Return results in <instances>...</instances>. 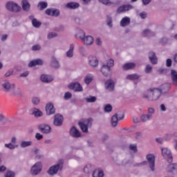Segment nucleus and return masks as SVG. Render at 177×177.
<instances>
[{
  "label": "nucleus",
  "instance_id": "obj_33",
  "mask_svg": "<svg viewBox=\"0 0 177 177\" xmlns=\"http://www.w3.org/2000/svg\"><path fill=\"white\" fill-rule=\"evenodd\" d=\"M21 5H22V9L25 12H28L30 10V3L27 0H22L21 1Z\"/></svg>",
  "mask_w": 177,
  "mask_h": 177
},
{
  "label": "nucleus",
  "instance_id": "obj_19",
  "mask_svg": "<svg viewBox=\"0 0 177 177\" xmlns=\"http://www.w3.org/2000/svg\"><path fill=\"white\" fill-rule=\"evenodd\" d=\"M169 89H171V84L166 83L160 86L159 91L162 95H166L169 91Z\"/></svg>",
  "mask_w": 177,
  "mask_h": 177
},
{
  "label": "nucleus",
  "instance_id": "obj_63",
  "mask_svg": "<svg viewBox=\"0 0 177 177\" xmlns=\"http://www.w3.org/2000/svg\"><path fill=\"white\" fill-rule=\"evenodd\" d=\"M35 139H37V140H41V139H44V136L39 133H37L35 134Z\"/></svg>",
  "mask_w": 177,
  "mask_h": 177
},
{
  "label": "nucleus",
  "instance_id": "obj_53",
  "mask_svg": "<svg viewBox=\"0 0 177 177\" xmlns=\"http://www.w3.org/2000/svg\"><path fill=\"white\" fill-rule=\"evenodd\" d=\"M41 47L39 44H35L32 46V50H33V52H36L37 50H41Z\"/></svg>",
  "mask_w": 177,
  "mask_h": 177
},
{
  "label": "nucleus",
  "instance_id": "obj_32",
  "mask_svg": "<svg viewBox=\"0 0 177 177\" xmlns=\"http://www.w3.org/2000/svg\"><path fill=\"white\" fill-rule=\"evenodd\" d=\"M75 38H79L82 41V39L85 37V32L84 30L77 28V34L75 35Z\"/></svg>",
  "mask_w": 177,
  "mask_h": 177
},
{
  "label": "nucleus",
  "instance_id": "obj_25",
  "mask_svg": "<svg viewBox=\"0 0 177 177\" xmlns=\"http://www.w3.org/2000/svg\"><path fill=\"white\" fill-rule=\"evenodd\" d=\"M129 24H131V18L129 17H123L120 22V27H127Z\"/></svg>",
  "mask_w": 177,
  "mask_h": 177
},
{
  "label": "nucleus",
  "instance_id": "obj_57",
  "mask_svg": "<svg viewBox=\"0 0 177 177\" xmlns=\"http://www.w3.org/2000/svg\"><path fill=\"white\" fill-rule=\"evenodd\" d=\"M57 37V34L55 32H50L48 34L47 38L48 39H52V38H56Z\"/></svg>",
  "mask_w": 177,
  "mask_h": 177
},
{
  "label": "nucleus",
  "instance_id": "obj_36",
  "mask_svg": "<svg viewBox=\"0 0 177 177\" xmlns=\"http://www.w3.org/2000/svg\"><path fill=\"white\" fill-rule=\"evenodd\" d=\"M153 118V115L149 114H142L140 116V120L142 122H147V121H150Z\"/></svg>",
  "mask_w": 177,
  "mask_h": 177
},
{
  "label": "nucleus",
  "instance_id": "obj_49",
  "mask_svg": "<svg viewBox=\"0 0 177 177\" xmlns=\"http://www.w3.org/2000/svg\"><path fill=\"white\" fill-rule=\"evenodd\" d=\"M106 66H107L108 67L111 68L114 66V59H109L108 60H106Z\"/></svg>",
  "mask_w": 177,
  "mask_h": 177
},
{
  "label": "nucleus",
  "instance_id": "obj_56",
  "mask_svg": "<svg viewBox=\"0 0 177 177\" xmlns=\"http://www.w3.org/2000/svg\"><path fill=\"white\" fill-rule=\"evenodd\" d=\"M151 71H153V67H151L150 64L147 65L145 68V73H147V74H149L151 73Z\"/></svg>",
  "mask_w": 177,
  "mask_h": 177
},
{
  "label": "nucleus",
  "instance_id": "obj_38",
  "mask_svg": "<svg viewBox=\"0 0 177 177\" xmlns=\"http://www.w3.org/2000/svg\"><path fill=\"white\" fill-rule=\"evenodd\" d=\"M37 6L39 10H44L48 8V3L46 1H40L38 3Z\"/></svg>",
  "mask_w": 177,
  "mask_h": 177
},
{
  "label": "nucleus",
  "instance_id": "obj_45",
  "mask_svg": "<svg viewBox=\"0 0 177 177\" xmlns=\"http://www.w3.org/2000/svg\"><path fill=\"white\" fill-rule=\"evenodd\" d=\"M92 165H87L84 167V172L85 174H91L93 171Z\"/></svg>",
  "mask_w": 177,
  "mask_h": 177
},
{
  "label": "nucleus",
  "instance_id": "obj_31",
  "mask_svg": "<svg viewBox=\"0 0 177 177\" xmlns=\"http://www.w3.org/2000/svg\"><path fill=\"white\" fill-rule=\"evenodd\" d=\"M171 77L173 84H174L175 86H177V71L172 69L171 71Z\"/></svg>",
  "mask_w": 177,
  "mask_h": 177
},
{
  "label": "nucleus",
  "instance_id": "obj_7",
  "mask_svg": "<svg viewBox=\"0 0 177 177\" xmlns=\"http://www.w3.org/2000/svg\"><path fill=\"white\" fill-rule=\"evenodd\" d=\"M147 164H149V168L152 172H154L156 168V157L153 154H148L146 156Z\"/></svg>",
  "mask_w": 177,
  "mask_h": 177
},
{
  "label": "nucleus",
  "instance_id": "obj_8",
  "mask_svg": "<svg viewBox=\"0 0 177 177\" xmlns=\"http://www.w3.org/2000/svg\"><path fill=\"white\" fill-rule=\"evenodd\" d=\"M64 118L60 113H57L54 116L53 125L55 127H62L63 125Z\"/></svg>",
  "mask_w": 177,
  "mask_h": 177
},
{
  "label": "nucleus",
  "instance_id": "obj_27",
  "mask_svg": "<svg viewBox=\"0 0 177 177\" xmlns=\"http://www.w3.org/2000/svg\"><path fill=\"white\" fill-rule=\"evenodd\" d=\"M136 67V64L133 62L126 63L123 65L122 68L124 71L128 70H133V68Z\"/></svg>",
  "mask_w": 177,
  "mask_h": 177
},
{
  "label": "nucleus",
  "instance_id": "obj_48",
  "mask_svg": "<svg viewBox=\"0 0 177 177\" xmlns=\"http://www.w3.org/2000/svg\"><path fill=\"white\" fill-rule=\"evenodd\" d=\"M31 102H32V104H34V106H38V104H39V102H40L39 97H33L32 98Z\"/></svg>",
  "mask_w": 177,
  "mask_h": 177
},
{
  "label": "nucleus",
  "instance_id": "obj_26",
  "mask_svg": "<svg viewBox=\"0 0 177 177\" xmlns=\"http://www.w3.org/2000/svg\"><path fill=\"white\" fill-rule=\"evenodd\" d=\"M143 99H146V100H148V102H153V95L151 91V88L147 90V92L144 93L142 95Z\"/></svg>",
  "mask_w": 177,
  "mask_h": 177
},
{
  "label": "nucleus",
  "instance_id": "obj_51",
  "mask_svg": "<svg viewBox=\"0 0 177 177\" xmlns=\"http://www.w3.org/2000/svg\"><path fill=\"white\" fill-rule=\"evenodd\" d=\"M143 165H147V161H143L142 162H140V163H136L133 165V167L135 168H137V167H142Z\"/></svg>",
  "mask_w": 177,
  "mask_h": 177
},
{
  "label": "nucleus",
  "instance_id": "obj_41",
  "mask_svg": "<svg viewBox=\"0 0 177 177\" xmlns=\"http://www.w3.org/2000/svg\"><path fill=\"white\" fill-rule=\"evenodd\" d=\"M20 146L22 148L30 147V146H32V141H22Z\"/></svg>",
  "mask_w": 177,
  "mask_h": 177
},
{
  "label": "nucleus",
  "instance_id": "obj_42",
  "mask_svg": "<svg viewBox=\"0 0 177 177\" xmlns=\"http://www.w3.org/2000/svg\"><path fill=\"white\" fill-rule=\"evenodd\" d=\"M93 120L92 118H88L84 120V121L82 122V123L84 124V125H86L88 128H90V127H92V122Z\"/></svg>",
  "mask_w": 177,
  "mask_h": 177
},
{
  "label": "nucleus",
  "instance_id": "obj_62",
  "mask_svg": "<svg viewBox=\"0 0 177 177\" xmlns=\"http://www.w3.org/2000/svg\"><path fill=\"white\" fill-rule=\"evenodd\" d=\"M35 62H36V66H42L44 64V60L41 59H36Z\"/></svg>",
  "mask_w": 177,
  "mask_h": 177
},
{
  "label": "nucleus",
  "instance_id": "obj_29",
  "mask_svg": "<svg viewBox=\"0 0 177 177\" xmlns=\"http://www.w3.org/2000/svg\"><path fill=\"white\" fill-rule=\"evenodd\" d=\"M167 171V172H177V163L169 164Z\"/></svg>",
  "mask_w": 177,
  "mask_h": 177
},
{
  "label": "nucleus",
  "instance_id": "obj_17",
  "mask_svg": "<svg viewBox=\"0 0 177 177\" xmlns=\"http://www.w3.org/2000/svg\"><path fill=\"white\" fill-rule=\"evenodd\" d=\"M100 71L104 77H109V75L111 74V68L107 66L106 64H103L100 68Z\"/></svg>",
  "mask_w": 177,
  "mask_h": 177
},
{
  "label": "nucleus",
  "instance_id": "obj_1",
  "mask_svg": "<svg viewBox=\"0 0 177 177\" xmlns=\"http://www.w3.org/2000/svg\"><path fill=\"white\" fill-rule=\"evenodd\" d=\"M64 164V160L63 159L59 160L57 164L53 165L48 168L47 174L50 176H55V175H57L60 171H63Z\"/></svg>",
  "mask_w": 177,
  "mask_h": 177
},
{
  "label": "nucleus",
  "instance_id": "obj_16",
  "mask_svg": "<svg viewBox=\"0 0 177 177\" xmlns=\"http://www.w3.org/2000/svg\"><path fill=\"white\" fill-rule=\"evenodd\" d=\"M38 129L42 133H50V126L46 124H41L38 126Z\"/></svg>",
  "mask_w": 177,
  "mask_h": 177
},
{
  "label": "nucleus",
  "instance_id": "obj_24",
  "mask_svg": "<svg viewBox=\"0 0 177 177\" xmlns=\"http://www.w3.org/2000/svg\"><path fill=\"white\" fill-rule=\"evenodd\" d=\"M50 66L53 68H55L56 70L60 68V63L57 61V59H56V57L53 56L51 57V62H50Z\"/></svg>",
  "mask_w": 177,
  "mask_h": 177
},
{
  "label": "nucleus",
  "instance_id": "obj_18",
  "mask_svg": "<svg viewBox=\"0 0 177 177\" xmlns=\"http://www.w3.org/2000/svg\"><path fill=\"white\" fill-rule=\"evenodd\" d=\"M148 57L151 64H157L158 63V58L154 51H150L148 53Z\"/></svg>",
  "mask_w": 177,
  "mask_h": 177
},
{
  "label": "nucleus",
  "instance_id": "obj_60",
  "mask_svg": "<svg viewBox=\"0 0 177 177\" xmlns=\"http://www.w3.org/2000/svg\"><path fill=\"white\" fill-rule=\"evenodd\" d=\"M79 52L82 56H85V47L80 46L79 47Z\"/></svg>",
  "mask_w": 177,
  "mask_h": 177
},
{
  "label": "nucleus",
  "instance_id": "obj_47",
  "mask_svg": "<svg viewBox=\"0 0 177 177\" xmlns=\"http://www.w3.org/2000/svg\"><path fill=\"white\" fill-rule=\"evenodd\" d=\"M105 113H111L113 111V106L110 104H107L104 108Z\"/></svg>",
  "mask_w": 177,
  "mask_h": 177
},
{
  "label": "nucleus",
  "instance_id": "obj_50",
  "mask_svg": "<svg viewBox=\"0 0 177 177\" xmlns=\"http://www.w3.org/2000/svg\"><path fill=\"white\" fill-rule=\"evenodd\" d=\"M106 25L108 26V27H109V28H113V19H111V17H107Z\"/></svg>",
  "mask_w": 177,
  "mask_h": 177
},
{
  "label": "nucleus",
  "instance_id": "obj_44",
  "mask_svg": "<svg viewBox=\"0 0 177 177\" xmlns=\"http://www.w3.org/2000/svg\"><path fill=\"white\" fill-rule=\"evenodd\" d=\"M93 76L91 74H88L85 77H84V82L85 84H86V85H89V83L93 81Z\"/></svg>",
  "mask_w": 177,
  "mask_h": 177
},
{
  "label": "nucleus",
  "instance_id": "obj_22",
  "mask_svg": "<svg viewBox=\"0 0 177 177\" xmlns=\"http://www.w3.org/2000/svg\"><path fill=\"white\" fill-rule=\"evenodd\" d=\"M131 9H133V6H132L131 5H123L118 8L117 13L128 12L129 10H131Z\"/></svg>",
  "mask_w": 177,
  "mask_h": 177
},
{
  "label": "nucleus",
  "instance_id": "obj_59",
  "mask_svg": "<svg viewBox=\"0 0 177 177\" xmlns=\"http://www.w3.org/2000/svg\"><path fill=\"white\" fill-rule=\"evenodd\" d=\"M15 171H8L5 175V177H15Z\"/></svg>",
  "mask_w": 177,
  "mask_h": 177
},
{
  "label": "nucleus",
  "instance_id": "obj_35",
  "mask_svg": "<svg viewBox=\"0 0 177 177\" xmlns=\"http://www.w3.org/2000/svg\"><path fill=\"white\" fill-rule=\"evenodd\" d=\"M93 177H104V173L103 172V170L101 169H95L93 172L92 174Z\"/></svg>",
  "mask_w": 177,
  "mask_h": 177
},
{
  "label": "nucleus",
  "instance_id": "obj_3",
  "mask_svg": "<svg viewBox=\"0 0 177 177\" xmlns=\"http://www.w3.org/2000/svg\"><path fill=\"white\" fill-rule=\"evenodd\" d=\"M124 113L122 112H118L115 113L113 116H112L111 120V126L115 128V127H117V124H118V121H122L124 120Z\"/></svg>",
  "mask_w": 177,
  "mask_h": 177
},
{
  "label": "nucleus",
  "instance_id": "obj_23",
  "mask_svg": "<svg viewBox=\"0 0 177 177\" xmlns=\"http://www.w3.org/2000/svg\"><path fill=\"white\" fill-rule=\"evenodd\" d=\"M11 92L14 96H17V97H21L23 96V93H21V90L19 87H16V84L12 88Z\"/></svg>",
  "mask_w": 177,
  "mask_h": 177
},
{
  "label": "nucleus",
  "instance_id": "obj_55",
  "mask_svg": "<svg viewBox=\"0 0 177 177\" xmlns=\"http://www.w3.org/2000/svg\"><path fill=\"white\" fill-rule=\"evenodd\" d=\"M71 97H73V94H71V93L66 92L64 94V99H65V100H68V99H71Z\"/></svg>",
  "mask_w": 177,
  "mask_h": 177
},
{
  "label": "nucleus",
  "instance_id": "obj_64",
  "mask_svg": "<svg viewBox=\"0 0 177 177\" xmlns=\"http://www.w3.org/2000/svg\"><path fill=\"white\" fill-rule=\"evenodd\" d=\"M140 17L145 19L147 17V12H142L139 14Z\"/></svg>",
  "mask_w": 177,
  "mask_h": 177
},
{
  "label": "nucleus",
  "instance_id": "obj_39",
  "mask_svg": "<svg viewBox=\"0 0 177 177\" xmlns=\"http://www.w3.org/2000/svg\"><path fill=\"white\" fill-rule=\"evenodd\" d=\"M78 125L80 128V129H82V132H84V133H88V128L86 125H85V124L82 123V122H78Z\"/></svg>",
  "mask_w": 177,
  "mask_h": 177
},
{
  "label": "nucleus",
  "instance_id": "obj_58",
  "mask_svg": "<svg viewBox=\"0 0 177 177\" xmlns=\"http://www.w3.org/2000/svg\"><path fill=\"white\" fill-rule=\"evenodd\" d=\"M171 138H172V135L171 134L166 133L163 136V140H166L167 142H169V140Z\"/></svg>",
  "mask_w": 177,
  "mask_h": 177
},
{
  "label": "nucleus",
  "instance_id": "obj_9",
  "mask_svg": "<svg viewBox=\"0 0 177 177\" xmlns=\"http://www.w3.org/2000/svg\"><path fill=\"white\" fill-rule=\"evenodd\" d=\"M45 109L47 115H52V114H55V113H56V109L52 102L47 103Z\"/></svg>",
  "mask_w": 177,
  "mask_h": 177
},
{
  "label": "nucleus",
  "instance_id": "obj_2",
  "mask_svg": "<svg viewBox=\"0 0 177 177\" xmlns=\"http://www.w3.org/2000/svg\"><path fill=\"white\" fill-rule=\"evenodd\" d=\"M113 162L118 167H129L132 164V160L127 159L124 155H118Z\"/></svg>",
  "mask_w": 177,
  "mask_h": 177
},
{
  "label": "nucleus",
  "instance_id": "obj_54",
  "mask_svg": "<svg viewBox=\"0 0 177 177\" xmlns=\"http://www.w3.org/2000/svg\"><path fill=\"white\" fill-rule=\"evenodd\" d=\"M42 115H44V113H42V111H39L38 109L37 110H36V112L35 113V118H38L39 117H42Z\"/></svg>",
  "mask_w": 177,
  "mask_h": 177
},
{
  "label": "nucleus",
  "instance_id": "obj_20",
  "mask_svg": "<svg viewBox=\"0 0 177 177\" xmlns=\"http://www.w3.org/2000/svg\"><path fill=\"white\" fill-rule=\"evenodd\" d=\"M82 41L84 42V45L89 46L93 44L95 39H93V37L91 35H87L84 36V39Z\"/></svg>",
  "mask_w": 177,
  "mask_h": 177
},
{
  "label": "nucleus",
  "instance_id": "obj_30",
  "mask_svg": "<svg viewBox=\"0 0 177 177\" xmlns=\"http://www.w3.org/2000/svg\"><path fill=\"white\" fill-rule=\"evenodd\" d=\"M143 37H156V32L151 31L150 29H145L142 32Z\"/></svg>",
  "mask_w": 177,
  "mask_h": 177
},
{
  "label": "nucleus",
  "instance_id": "obj_34",
  "mask_svg": "<svg viewBox=\"0 0 177 177\" xmlns=\"http://www.w3.org/2000/svg\"><path fill=\"white\" fill-rule=\"evenodd\" d=\"M66 6L68 9H78V8H80V3L76 2H68Z\"/></svg>",
  "mask_w": 177,
  "mask_h": 177
},
{
  "label": "nucleus",
  "instance_id": "obj_15",
  "mask_svg": "<svg viewBox=\"0 0 177 177\" xmlns=\"http://www.w3.org/2000/svg\"><path fill=\"white\" fill-rule=\"evenodd\" d=\"M68 88L75 91V92H82L83 91L82 86L78 82L71 83L68 85Z\"/></svg>",
  "mask_w": 177,
  "mask_h": 177
},
{
  "label": "nucleus",
  "instance_id": "obj_14",
  "mask_svg": "<svg viewBox=\"0 0 177 177\" xmlns=\"http://www.w3.org/2000/svg\"><path fill=\"white\" fill-rule=\"evenodd\" d=\"M104 86L106 91H109V92H113L115 86L114 81L111 79L106 80L104 83Z\"/></svg>",
  "mask_w": 177,
  "mask_h": 177
},
{
  "label": "nucleus",
  "instance_id": "obj_21",
  "mask_svg": "<svg viewBox=\"0 0 177 177\" xmlns=\"http://www.w3.org/2000/svg\"><path fill=\"white\" fill-rule=\"evenodd\" d=\"M69 133L72 138H81V133L78 129H77V128H75V127L71 128Z\"/></svg>",
  "mask_w": 177,
  "mask_h": 177
},
{
  "label": "nucleus",
  "instance_id": "obj_10",
  "mask_svg": "<svg viewBox=\"0 0 177 177\" xmlns=\"http://www.w3.org/2000/svg\"><path fill=\"white\" fill-rule=\"evenodd\" d=\"M48 16H53V17H59L60 16V10L56 8H48L45 11Z\"/></svg>",
  "mask_w": 177,
  "mask_h": 177
},
{
  "label": "nucleus",
  "instance_id": "obj_4",
  "mask_svg": "<svg viewBox=\"0 0 177 177\" xmlns=\"http://www.w3.org/2000/svg\"><path fill=\"white\" fill-rule=\"evenodd\" d=\"M6 8L9 10V12H14L15 13L20 12V10L21 9L18 3H16L13 1L7 2L6 4Z\"/></svg>",
  "mask_w": 177,
  "mask_h": 177
},
{
  "label": "nucleus",
  "instance_id": "obj_40",
  "mask_svg": "<svg viewBox=\"0 0 177 177\" xmlns=\"http://www.w3.org/2000/svg\"><path fill=\"white\" fill-rule=\"evenodd\" d=\"M126 78L131 81H135L136 80H139V78H140V76L136 73H134L132 75H128Z\"/></svg>",
  "mask_w": 177,
  "mask_h": 177
},
{
  "label": "nucleus",
  "instance_id": "obj_43",
  "mask_svg": "<svg viewBox=\"0 0 177 177\" xmlns=\"http://www.w3.org/2000/svg\"><path fill=\"white\" fill-rule=\"evenodd\" d=\"M97 100L95 96L90 95L88 97L86 98V103H95Z\"/></svg>",
  "mask_w": 177,
  "mask_h": 177
},
{
  "label": "nucleus",
  "instance_id": "obj_11",
  "mask_svg": "<svg viewBox=\"0 0 177 177\" xmlns=\"http://www.w3.org/2000/svg\"><path fill=\"white\" fill-rule=\"evenodd\" d=\"M151 92L152 93V100L153 102H156V100H158L160 97H161V91H160V88H151Z\"/></svg>",
  "mask_w": 177,
  "mask_h": 177
},
{
  "label": "nucleus",
  "instance_id": "obj_5",
  "mask_svg": "<svg viewBox=\"0 0 177 177\" xmlns=\"http://www.w3.org/2000/svg\"><path fill=\"white\" fill-rule=\"evenodd\" d=\"M42 171V163L41 162H37L30 169V174L32 175V176H37V175H39L41 174V171Z\"/></svg>",
  "mask_w": 177,
  "mask_h": 177
},
{
  "label": "nucleus",
  "instance_id": "obj_12",
  "mask_svg": "<svg viewBox=\"0 0 177 177\" xmlns=\"http://www.w3.org/2000/svg\"><path fill=\"white\" fill-rule=\"evenodd\" d=\"M1 86L4 91V92H11L12 89L15 88V84H11L8 81H4L1 84Z\"/></svg>",
  "mask_w": 177,
  "mask_h": 177
},
{
  "label": "nucleus",
  "instance_id": "obj_46",
  "mask_svg": "<svg viewBox=\"0 0 177 177\" xmlns=\"http://www.w3.org/2000/svg\"><path fill=\"white\" fill-rule=\"evenodd\" d=\"M32 24L33 27H35V28H39V27H41V22L38 21V20H37V19L34 18L32 20Z\"/></svg>",
  "mask_w": 177,
  "mask_h": 177
},
{
  "label": "nucleus",
  "instance_id": "obj_6",
  "mask_svg": "<svg viewBox=\"0 0 177 177\" xmlns=\"http://www.w3.org/2000/svg\"><path fill=\"white\" fill-rule=\"evenodd\" d=\"M162 156H163L164 158H165L169 164H171L172 162V160H174V158L172 157V153L171 152V150L168 148H162Z\"/></svg>",
  "mask_w": 177,
  "mask_h": 177
},
{
  "label": "nucleus",
  "instance_id": "obj_61",
  "mask_svg": "<svg viewBox=\"0 0 177 177\" xmlns=\"http://www.w3.org/2000/svg\"><path fill=\"white\" fill-rule=\"evenodd\" d=\"M154 113H156L154 108L150 107L148 109V115H152L153 117V114H154Z\"/></svg>",
  "mask_w": 177,
  "mask_h": 177
},
{
  "label": "nucleus",
  "instance_id": "obj_52",
  "mask_svg": "<svg viewBox=\"0 0 177 177\" xmlns=\"http://www.w3.org/2000/svg\"><path fill=\"white\" fill-rule=\"evenodd\" d=\"M133 153H136L138 151V147L135 144L130 145L129 147Z\"/></svg>",
  "mask_w": 177,
  "mask_h": 177
},
{
  "label": "nucleus",
  "instance_id": "obj_37",
  "mask_svg": "<svg viewBox=\"0 0 177 177\" xmlns=\"http://www.w3.org/2000/svg\"><path fill=\"white\" fill-rule=\"evenodd\" d=\"M74 56V44H71L69 50L66 52L67 57H73Z\"/></svg>",
  "mask_w": 177,
  "mask_h": 177
},
{
  "label": "nucleus",
  "instance_id": "obj_13",
  "mask_svg": "<svg viewBox=\"0 0 177 177\" xmlns=\"http://www.w3.org/2000/svg\"><path fill=\"white\" fill-rule=\"evenodd\" d=\"M88 64L91 66V67H97L99 65V60L97 59V57L93 55H90L88 57Z\"/></svg>",
  "mask_w": 177,
  "mask_h": 177
},
{
  "label": "nucleus",
  "instance_id": "obj_28",
  "mask_svg": "<svg viewBox=\"0 0 177 177\" xmlns=\"http://www.w3.org/2000/svg\"><path fill=\"white\" fill-rule=\"evenodd\" d=\"M40 80L41 82H44L45 84H49V82H52V81H53V79L48 75H41Z\"/></svg>",
  "mask_w": 177,
  "mask_h": 177
}]
</instances>
